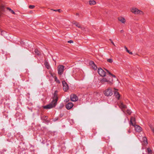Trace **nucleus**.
<instances>
[{
	"mask_svg": "<svg viewBox=\"0 0 154 154\" xmlns=\"http://www.w3.org/2000/svg\"><path fill=\"white\" fill-rule=\"evenodd\" d=\"M57 93V91H55L54 94L53 100L52 101V102L48 105L43 106V107L44 109H51L54 107L57 104V102L58 99Z\"/></svg>",
	"mask_w": 154,
	"mask_h": 154,
	"instance_id": "obj_1",
	"label": "nucleus"
},
{
	"mask_svg": "<svg viewBox=\"0 0 154 154\" xmlns=\"http://www.w3.org/2000/svg\"><path fill=\"white\" fill-rule=\"evenodd\" d=\"M130 11L134 14L142 16H143L144 15V13L143 11L135 7H131L130 9Z\"/></svg>",
	"mask_w": 154,
	"mask_h": 154,
	"instance_id": "obj_2",
	"label": "nucleus"
},
{
	"mask_svg": "<svg viewBox=\"0 0 154 154\" xmlns=\"http://www.w3.org/2000/svg\"><path fill=\"white\" fill-rule=\"evenodd\" d=\"M100 82L103 84L107 83V84L109 85H112L113 84V79H110V78L109 77L103 78L100 80Z\"/></svg>",
	"mask_w": 154,
	"mask_h": 154,
	"instance_id": "obj_3",
	"label": "nucleus"
},
{
	"mask_svg": "<svg viewBox=\"0 0 154 154\" xmlns=\"http://www.w3.org/2000/svg\"><path fill=\"white\" fill-rule=\"evenodd\" d=\"M103 94L106 96H112L113 94L112 88L110 87L108 88L104 91Z\"/></svg>",
	"mask_w": 154,
	"mask_h": 154,
	"instance_id": "obj_4",
	"label": "nucleus"
},
{
	"mask_svg": "<svg viewBox=\"0 0 154 154\" xmlns=\"http://www.w3.org/2000/svg\"><path fill=\"white\" fill-rule=\"evenodd\" d=\"M98 74L101 76L104 77L106 75V72L101 68H99L98 70Z\"/></svg>",
	"mask_w": 154,
	"mask_h": 154,
	"instance_id": "obj_5",
	"label": "nucleus"
},
{
	"mask_svg": "<svg viewBox=\"0 0 154 154\" xmlns=\"http://www.w3.org/2000/svg\"><path fill=\"white\" fill-rule=\"evenodd\" d=\"M118 20L119 22L123 24H125L126 23V20L125 18L123 16L119 17L118 18Z\"/></svg>",
	"mask_w": 154,
	"mask_h": 154,
	"instance_id": "obj_6",
	"label": "nucleus"
},
{
	"mask_svg": "<svg viewBox=\"0 0 154 154\" xmlns=\"http://www.w3.org/2000/svg\"><path fill=\"white\" fill-rule=\"evenodd\" d=\"M114 95H115L116 98L117 99L119 100L120 99L121 95L118 91V89L115 88H114Z\"/></svg>",
	"mask_w": 154,
	"mask_h": 154,
	"instance_id": "obj_7",
	"label": "nucleus"
},
{
	"mask_svg": "<svg viewBox=\"0 0 154 154\" xmlns=\"http://www.w3.org/2000/svg\"><path fill=\"white\" fill-rule=\"evenodd\" d=\"M62 84L63 86V89L65 91H66L69 89V87L67 84L64 81H63Z\"/></svg>",
	"mask_w": 154,
	"mask_h": 154,
	"instance_id": "obj_8",
	"label": "nucleus"
},
{
	"mask_svg": "<svg viewBox=\"0 0 154 154\" xmlns=\"http://www.w3.org/2000/svg\"><path fill=\"white\" fill-rule=\"evenodd\" d=\"M64 67L62 65H59L58 67V73L59 74L61 75L63 73Z\"/></svg>",
	"mask_w": 154,
	"mask_h": 154,
	"instance_id": "obj_9",
	"label": "nucleus"
},
{
	"mask_svg": "<svg viewBox=\"0 0 154 154\" xmlns=\"http://www.w3.org/2000/svg\"><path fill=\"white\" fill-rule=\"evenodd\" d=\"M70 100L72 101H76L78 100L77 96L75 94H72L70 96Z\"/></svg>",
	"mask_w": 154,
	"mask_h": 154,
	"instance_id": "obj_10",
	"label": "nucleus"
},
{
	"mask_svg": "<svg viewBox=\"0 0 154 154\" xmlns=\"http://www.w3.org/2000/svg\"><path fill=\"white\" fill-rule=\"evenodd\" d=\"M89 65L94 70H96L97 69V67L93 61H91L89 63Z\"/></svg>",
	"mask_w": 154,
	"mask_h": 154,
	"instance_id": "obj_11",
	"label": "nucleus"
},
{
	"mask_svg": "<svg viewBox=\"0 0 154 154\" xmlns=\"http://www.w3.org/2000/svg\"><path fill=\"white\" fill-rule=\"evenodd\" d=\"M119 107L122 109V110L126 108V106L124 104L122 101H120L119 103Z\"/></svg>",
	"mask_w": 154,
	"mask_h": 154,
	"instance_id": "obj_12",
	"label": "nucleus"
},
{
	"mask_svg": "<svg viewBox=\"0 0 154 154\" xmlns=\"http://www.w3.org/2000/svg\"><path fill=\"white\" fill-rule=\"evenodd\" d=\"M135 127V130L138 132H140L142 130V129L141 127L137 125H135L134 126Z\"/></svg>",
	"mask_w": 154,
	"mask_h": 154,
	"instance_id": "obj_13",
	"label": "nucleus"
},
{
	"mask_svg": "<svg viewBox=\"0 0 154 154\" xmlns=\"http://www.w3.org/2000/svg\"><path fill=\"white\" fill-rule=\"evenodd\" d=\"M73 104L72 103H69L66 105V108L68 109H71L73 106Z\"/></svg>",
	"mask_w": 154,
	"mask_h": 154,
	"instance_id": "obj_14",
	"label": "nucleus"
},
{
	"mask_svg": "<svg viewBox=\"0 0 154 154\" xmlns=\"http://www.w3.org/2000/svg\"><path fill=\"white\" fill-rule=\"evenodd\" d=\"M88 4L91 6L95 5L96 4V2L94 0H90L88 1Z\"/></svg>",
	"mask_w": 154,
	"mask_h": 154,
	"instance_id": "obj_15",
	"label": "nucleus"
},
{
	"mask_svg": "<svg viewBox=\"0 0 154 154\" xmlns=\"http://www.w3.org/2000/svg\"><path fill=\"white\" fill-rule=\"evenodd\" d=\"M135 119L134 117H131L130 120V124H131L133 126H134L135 125Z\"/></svg>",
	"mask_w": 154,
	"mask_h": 154,
	"instance_id": "obj_16",
	"label": "nucleus"
},
{
	"mask_svg": "<svg viewBox=\"0 0 154 154\" xmlns=\"http://www.w3.org/2000/svg\"><path fill=\"white\" fill-rule=\"evenodd\" d=\"M123 111L126 113L128 115H130L131 113L130 110L129 109H127L126 110L125 109H123Z\"/></svg>",
	"mask_w": 154,
	"mask_h": 154,
	"instance_id": "obj_17",
	"label": "nucleus"
},
{
	"mask_svg": "<svg viewBox=\"0 0 154 154\" xmlns=\"http://www.w3.org/2000/svg\"><path fill=\"white\" fill-rule=\"evenodd\" d=\"M73 24L75 25L78 28L80 27V25L78 22L74 21L73 22Z\"/></svg>",
	"mask_w": 154,
	"mask_h": 154,
	"instance_id": "obj_18",
	"label": "nucleus"
},
{
	"mask_svg": "<svg viewBox=\"0 0 154 154\" xmlns=\"http://www.w3.org/2000/svg\"><path fill=\"white\" fill-rule=\"evenodd\" d=\"M45 66L48 69H49L50 68V66L49 64L47 62H45Z\"/></svg>",
	"mask_w": 154,
	"mask_h": 154,
	"instance_id": "obj_19",
	"label": "nucleus"
},
{
	"mask_svg": "<svg viewBox=\"0 0 154 154\" xmlns=\"http://www.w3.org/2000/svg\"><path fill=\"white\" fill-rule=\"evenodd\" d=\"M143 139L144 140L143 143L145 145L147 144V139L146 137H144L143 138Z\"/></svg>",
	"mask_w": 154,
	"mask_h": 154,
	"instance_id": "obj_20",
	"label": "nucleus"
},
{
	"mask_svg": "<svg viewBox=\"0 0 154 154\" xmlns=\"http://www.w3.org/2000/svg\"><path fill=\"white\" fill-rule=\"evenodd\" d=\"M106 70V71L110 75H111L112 77H114V78H116V76L114 75V74L111 73H110L108 70H106V69H105Z\"/></svg>",
	"mask_w": 154,
	"mask_h": 154,
	"instance_id": "obj_21",
	"label": "nucleus"
},
{
	"mask_svg": "<svg viewBox=\"0 0 154 154\" xmlns=\"http://www.w3.org/2000/svg\"><path fill=\"white\" fill-rule=\"evenodd\" d=\"M50 74L51 75V76H52V77H53L54 78L55 77H56L55 76V75L54 73H53L51 72H50Z\"/></svg>",
	"mask_w": 154,
	"mask_h": 154,
	"instance_id": "obj_22",
	"label": "nucleus"
},
{
	"mask_svg": "<svg viewBox=\"0 0 154 154\" xmlns=\"http://www.w3.org/2000/svg\"><path fill=\"white\" fill-rule=\"evenodd\" d=\"M8 9L9 10V11H10L11 12L12 14H14L15 12H14L12 10L11 8H8Z\"/></svg>",
	"mask_w": 154,
	"mask_h": 154,
	"instance_id": "obj_23",
	"label": "nucleus"
},
{
	"mask_svg": "<svg viewBox=\"0 0 154 154\" xmlns=\"http://www.w3.org/2000/svg\"><path fill=\"white\" fill-rule=\"evenodd\" d=\"M54 79H55V81H56L57 83H60V82L57 79V78L56 77H55L54 78Z\"/></svg>",
	"mask_w": 154,
	"mask_h": 154,
	"instance_id": "obj_24",
	"label": "nucleus"
},
{
	"mask_svg": "<svg viewBox=\"0 0 154 154\" xmlns=\"http://www.w3.org/2000/svg\"><path fill=\"white\" fill-rule=\"evenodd\" d=\"M35 7V6L33 5H30L29 6V8L30 9H33Z\"/></svg>",
	"mask_w": 154,
	"mask_h": 154,
	"instance_id": "obj_25",
	"label": "nucleus"
},
{
	"mask_svg": "<svg viewBox=\"0 0 154 154\" xmlns=\"http://www.w3.org/2000/svg\"><path fill=\"white\" fill-rule=\"evenodd\" d=\"M107 61L110 63H112L113 61L112 59H107Z\"/></svg>",
	"mask_w": 154,
	"mask_h": 154,
	"instance_id": "obj_26",
	"label": "nucleus"
},
{
	"mask_svg": "<svg viewBox=\"0 0 154 154\" xmlns=\"http://www.w3.org/2000/svg\"><path fill=\"white\" fill-rule=\"evenodd\" d=\"M79 28L81 29L82 30H84L85 29V28L84 27L82 26L81 25L80 26V27H79Z\"/></svg>",
	"mask_w": 154,
	"mask_h": 154,
	"instance_id": "obj_27",
	"label": "nucleus"
},
{
	"mask_svg": "<svg viewBox=\"0 0 154 154\" xmlns=\"http://www.w3.org/2000/svg\"><path fill=\"white\" fill-rule=\"evenodd\" d=\"M35 52L37 55L40 54V52L37 50H35Z\"/></svg>",
	"mask_w": 154,
	"mask_h": 154,
	"instance_id": "obj_28",
	"label": "nucleus"
},
{
	"mask_svg": "<svg viewBox=\"0 0 154 154\" xmlns=\"http://www.w3.org/2000/svg\"><path fill=\"white\" fill-rule=\"evenodd\" d=\"M110 41L111 43L114 46H115V45L114 43L113 42V41L111 40V39H110Z\"/></svg>",
	"mask_w": 154,
	"mask_h": 154,
	"instance_id": "obj_29",
	"label": "nucleus"
},
{
	"mask_svg": "<svg viewBox=\"0 0 154 154\" xmlns=\"http://www.w3.org/2000/svg\"><path fill=\"white\" fill-rule=\"evenodd\" d=\"M127 52H128V53H129L130 54H132L133 53L132 52H130V51L128 50L127 51Z\"/></svg>",
	"mask_w": 154,
	"mask_h": 154,
	"instance_id": "obj_30",
	"label": "nucleus"
},
{
	"mask_svg": "<svg viewBox=\"0 0 154 154\" xmlns=\"http://www.w3.org/2000/svg\"><path fill=\"white\" fill-rule=\"evenodd\" d=\"M148 151L149 152V153H151V150L149 148L148 149Z\"/></svg>",
	"mask_w": 154,
	"mask_h": 154,
	"instance_id": "obj_31",
	"label": "nucleus"
},
{
	"mask_svg": "<svg viewBox=\"0 0 154 154\" xmlns=\"http://www.w3.org/2000/svg\"><path fill=\"white\" fill-rule=\"evenodd\" d=\"M68 42L69 43H73V42L72 41V40H70V41H69Z\"/></svg>",
	"mask_w": 154,
	"mask_h": 154,
	"instance_id": "obj_32",
	"label": "nucleus"
},
{
	"mask_svg": "<svg viewBox=\"0 0 154 154\" xmlns=\"http://www.w3.org/2000/svg\"><path fill=\"white\" fill-rule=\"evenodd\" d=\"M125 49L126 51H127L128 50V49L126 47H125Z\"/></svg>",
	"mask_w": 154,
	"mask_h": 154,
	"instance_id": "obj_33",
	"label": "nucleus"
},
{
	"mask_svg": "<svg viewBox=\"0 0 154 154\" xmlns=\"http://www.w3.org/2000/svg\"><path fill=\"white\" fill-rule=\"evenodd\" d=\"M125 49L126 51H127L128 50V49L126 47H125Z\"/></svg>",
	"mask_w": 154,
	"mask_h": 154,
	"instance_id": "obj_34",
	"label": "nucleus"
},
{
	"mask_svg": "<svg viewBox=\"0 0 154 154\" xmlns=\"http://www.w3.org/2000/svg\"><path fill=\"white\" fill-rule=\"evenodd\" d=\"M60 10H53L54 11H59Z\"/></svg>",
	"mask_w": 154,
	"mask_h": 154,
	"instance_id": "obj_35",
	"label": "nucleus"
},
{
	"mask_svg": "<svg viewBox=\"0 0 154 154\" xmlns=\"http://www.w3.org/2000/svg\"><path fill=\"white\" fill-rule=\"evenodd\" d=\"M121 32H123V30H122L120 31Z\"/></svg>",
	"mask_w": 154,
	"mask_h": 154,
	"instance_id": "obj_36",
	"label": "nucleus"
}]
</instances>
